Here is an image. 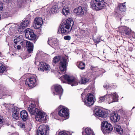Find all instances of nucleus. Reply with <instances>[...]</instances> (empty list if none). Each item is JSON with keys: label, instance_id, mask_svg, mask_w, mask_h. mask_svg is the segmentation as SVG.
Masks as SVG:
<instances>
[{"label": "nucleus", "instance_id": "obj_1", "mask_svg": "<svg viewBox=\"0 0 135 135\" xmlns=\"http://www.w3.org/2000/svg\"><path fill=\"white\" fill-rule=\"evenodd\" d=\"M35 106L34 102H32L29 105L28 110L32 115H37L35 117L37 121L44 123L46 120V113L36 108Z\"/></svg>", "mask_w": 135, "mask_h": 135}, {"label": "nucleus", "instance_id": "obj_2", "mask_svg": "<svg viewBox=\"0 0 135 135\" xmlns=\"http://www.w3.org/2000/svg\"><path fill=\"white\" fill-rule=\"evenodd\" d=\"M14 42L15 44H21L22 46L25 45L26 43L27 50L29 53L33 51V43L28 41H22L21 37L18 35H16L15 37Z\"/></svg>", "mask_w": 135, "mask_h": 135}, {"label": "nucleus", "instance_id": "obj_3", "mask_svg": "<svg viewBox=\"0 0 135 135\" xmlns=\"http://www.w3.org/2000/svg\"><path fill=\"white\" fill-rule=\"evenodd\" d=\"M60 61L59 64V68L60 70L62 73H65L66 69V60L65 59L63 58L62 59H61V56H60L55 57L53 59V61L54 63H56Z\"/></svg>", "mask_w": 135, "mask_h": 135}, {"label": "nucleus", "instance_id": "obj_4", "mask_svg": "<svg viewBox=\"0 0 135 135\" xmlns=\"http://www.w3.org/2000/svg\"><path fill=\"white\" fill-rule=\"evenodd\" d=\"M101 129L104 134L110 132L113 128L110 123L106 121H103L101 124Z\"/></svg>", "mask_w": 135, "mask_h": 135}, {"label": "nucleus", "instance_id": "obj_5", "mask_svg": "<svg viewBox=\"0 0 135 135\" xmlns=\"http://www.w3.org/2000/svg\"><path fill=\"white\" fill-rule=\"evenodd\" d=\"M62 23L60 28L58 31V33H60L62 35H66L68 33V19L64 20L62 21Z\"/></svg>", "mask_w": 135, "mask_h": 135}, {"label": "nucleus", "instance_id": "obj_6", "mask_svg": "<svg viewBox=\"0 0 135 135\" xmlns=\"http://www.w3.org/2000/svg\"><path fill=\"white\" fill-rule=\"evenodd\" d=\"M104 4H104L93 0L91 1L90 2L91 8L93 9L96 11L102 9L104 6Z\"/></svg>", "mask_w": 135, "mask_h": 135}, {"label": "nucleus", "instance_id": "obj_7", "mask_svg": "<svg viewBox=\"0 0 135 135\" xmlns=\"http://www.w3.org/2000/svg\"><path fill=\"white\" fill-rule=\"evenodd\" d=\"M58 114L62 117L66 118V119H67L68 117V110L66 107L60 105L58 107Z\"/></svg>", "mask_w": 135, "mask_h": 135}, {"label": "nucleus", "instance_id": "obj_8", "mask_svg": "<svg viewBox=\"0 0 135 135\" xmlns=\"http://www.w3.org/2000/svg\"><path fill=\"white\" fill-rule=\"evenodd\" d=\"M94 97L92 94H88L84 101L85 105L87 106L92 105L94 103Z\"/></svg>", "mask_w": 135, "mask_h": 135}, {"label": "nucleus", "instance_id": "obj_9", "mask_svg": "<svg viewBox=\"0 0 135 135\" xmlns=\"http://www.w3.org/2000/svg\"><path fill=\"white\" fill-rule=\"evenodd\" d=\"M49 130L48 126L42 125L40 126L37 131L38 135H46Z\"/></svg>", "mask_w": 135, "mask_h": 135}, {"label": "nucleus", "instance_id": "obj_10", "mask_svg": "<svg viewBox=\"0 0 135 135\" xmlns=\"http://www.w3.org/2000/svg\"><path fill=\"white\" fill-rule=\"evenodd\" d=\"M106 100L108 101L109 104L113 102L117 101L118 95L116 93H113L110 94H106Z\"/></svg>", "mask_w": 135, "mask_h": 135}, {"label": "nucleus", "instance_id": "obj_11", "mask_svg": "<svg viewBox=\"0 0 135 135\" xmlns=\"http://www.w3.org/2000/svg\"><path fill=\"white\" fill-rule=\"evenodd\" d=\"M38 69L40 71H46L47 73L50 70V68L49 65L45 62H40L38 66Z\"/></svg>", "mask_w": 135, "mask_h": 135}, {"label": "nucleus", "instance_id": "obj_12", "mask_svg": "<svg viewBox=\"0 0 135 135\" xmlns=\"http://www.w3.org/2000/svg\"><path fill=\"white\" fill-rule=\"evenodd\" d=\"M25 32L26 37L28 39L33 40H35L36 38V36L33 31L30 28L26 29Z\"/></svg>", "mask_w": 135, "mask_h": 135}, {"label": "nucleus", "instance_id": "obj_13", "mask_svg": "<svg viewBox=\"0 0 135 135\" xmlns=\"http://www.w3.org/2000/svg\"><path fill=\"white\" fill-rule=\"evenodd\" d=\"M36 78L32 76L26 79L25 84L28 85L29 87L32 88L36 86Z\"/></svg>", "mask_w": 135, "mask_h": 135}, {"label": "nucleus", "instance_id": "obj_14", "mask_svg": "<svg viewBox=\"0 0 135 135\" xmlns=\"http://www.w3.org/2000/svg\"><path fill=\"white\" fill-rule=\"evenodd\" d=\"M79 82V80L73 76L68 75V84L72 86H76L78 85Z\"/></svg>", "mask_w": 135, "mask_h": 135}, {"label": "nucleus", "instance_id": "obj_15", "mask_svg": "<svg viewBox=\"0 0 135 135\" xmlns=\"http://www.w3.org/2000/svg\"><path fill=\"white\" fill-rule=\"evenodd\" d=\"M54 87L56 93L55 94V92H54V95L55 94L58 95L60 99L61 95H62L63 93V89L61 86L58 84H56L54 85Z\"/></svg>", "mask_w": 135, "mask_h": 135}, {"label": "nucleus", "instance_id": "obj_16", "mask_svg": "<svg viewBox=\"0 0 135 135\" xmlns=\"http://www.w3.org/2000/svg\"><path fill=\"white\" fill-rule=\"evenodd\" d=\"M85 11V9L84 7L80 6L75 9L74 10V12L76 13L77 15L81 16L84 15Z\"/></svg>", "mask_w": 135, "mask_h": 135}, {"label": "nucleus", "instance_id": "obj_17", "mask_svg": "<svg viewBox=\"0 0 135 135\" xmlns=\"http://www.w3.org/2000/svg\"><path fill=\"white\" fill-rule=\"evenodd\" d=\"M47 42L48 44L52 47H55L59 45V42L56 38H49Z\"/></svg>", "mask_w": 135, "mask_h": 135}, {"label": "nucleus", "instance_id": "obj_18", "mask_svg": "<svg viewBox=\"0 0 135 135\" xmlns=\"http://www.w3.org/2000/svg\"><path fill=\"white\" fill-rule=\"evenodd\" d=\"M34 23L35 24V29H38L41 26L43 23V20L41 18H37L35 19Z\"/></svg>", "mask_w": 135, "mask_h": 135}, {"label": "nucleus", "instance_id": "obj_19", "mask_svg": "<svg viewBox=\"0 0 135 135\" xmlns=\"http://www.w3.org/2000/svg\"><path fill=\"white\" fill-rule=\"evenodd\" d=\"M118 29L121 33H124L126 35H128L131 32L130 29L126 26H121L119 27Z\"/></svg>", "mask_w": 135, "mask_h": 135}, {"label": "nucleus", "instance_id": "obj_20", "mask_svg": "<svg viewBox=\"0 0 135 135\" xmlns=\"http://www.w3.org/2000/svg\"><path fill=\"white\" fill-rule=\"evenodd\" d=\"M95 111V115L97 116L103 118H105L107 117V114L106 113L100 109H96Z\"/></svg>", "mask_w": 135, "mask_h": 135}, {"label": "nucleus", "instance_id": "obj_21", "mask_svg": "<svg viewBox=\"0 0 135 135\" xmlns=\"http://www.w3.org/2000/svg\"><path fill=\"white\" fill-rule=\"evenodd\" d=\"M29 24V21L26 20L22 22L20 24V26H19L18 30V31L22 32L23 31V29L27 27Z\"/></svg>", "mask_w": 135, "mask_h": 135}, {"label": "nucleus", "instance_id": "obj_22", "mask_svg": "<svg viewBox=\"0 0 135 135\" xmlns=\"http://www.w3.org/2000/svg\"><path fill=\"white\" fill-rule=\"evenodd\" d=\"M20 116L22 120L25 121L27 120L29 118L27 112L25 110H23L20 112Z\"/></svg>", "mask_w": 135, "mask_h": 135}, {"label": "nucleus", "instance_id": "obj_23", "mask_svg": "<svg viewBox=\"0 0 135 135\" xmlns=\"http://www.w3.org/2000/svg\"><path fill=\"white\" fill-rule=\"evenodd\" d=\"M110 118L113 122H115L118 121L120 119L119 116L117 114L113 113L111 115Z\"/></svg>", "mask_w": 135, "mask_h": 135}, {"label": "nucleus", "instance_id": "obj_24", "mask_svg": "<svg viewBox=\"0 0 135 135\" xmlns=\"http://www.w3.org/2000/svg\"><path fill=\"white\" fill-rule=\"evenodd\" d=\"M114 127L115 131L117 132V133L120 134H123V130L120 125H115Z\"/></svg>", "mask_w": 135, "mask_h": 135}, {"label": "nucleus", "instance_id": "obj_25", "mask_svg": "<svg viewBox=\"0 0 135 135\" xmlns=\"http://www.w3.org/2000/svg\"><path fill=\"white\" fill-rule=\"evenodd\" d=\"M74 23V22L72 19L68 18V32L71 31Z\"/></svg>", "mask_w": 135, "mask_h": 135}, {"label": "nucleus", "instance_id": "obj_26", "mask_svg": "<svg viewBox=\"0 0 135 135\" xmlns=\"http://www.w3.org/2000/svg\"><path fill=\"white\" fill-rule=\"evenodd\" d=\"M58 6L55 5L52 7L50 10L49 12L51 13L54 14L55 12H57L58 10Z\"/></svg>", "mask_w": 135, "mask_h": 135}, {"label": "nucleus", "instance_id": "obj_27", "mask_svg": "<svg viewBox=\"0 0 135 135\" xmlns=\"http://www.w3.org/2000/svg\"><path fill=\"white\" fill-rule=\"evenodd\" d=\"M85 132L86 134V135H95L93 131L89 128H86L85 129Z\"/></svg>", "mask_w": 135, "mask_h": 135}, {"label": "nucleus", "instance_id": "obj_28", "mask_svg": "<svg viewBox=\"0 0 135 135\" xmlns=\"http://www.w3.org/2000/svg\"><path fill=\"white\" fill-rule=\"evenodd\" d=\"M77 65L78 67L81 69L83 70L85 69V64L82 62H78L77 64Z\"/></svg>", "mask_w": 135, "mask_h": 135}, {"label": "nucleus", "instance_id": "obj_29", "mask_svg": "<svg viewBox=\"0 0 135 135\" xmlns=\"http://www.w3.org/2000/svg\"><path fill=\"white\" fill-rule=\"evenodd\" d=\"M126 2L123 3H120L119 5V9L120 11H126V8L125 5Z\"/></svg>", "mask_w": 135, "mask_h": 135}, {"label": "nucleus", "instance_id": "obj_30", "mask_svg": "<svg viewBox=\"0 0 135 135\" xmlns=\"http://www.w3.org/2000/svg\"><path fill=\"white\" fill-rule=\"evenodd\" d=\"M62 83H68V75L65 74L60 78Z\"/></svg>", "mask_w": 135, "mask_h": 135}, {"label": "nucleus", "instance_id": "obj_31", "mask_svg": "<svg viewBox=\"0 0 135 135\" xmlns=\"http://www.w3.org/2000/svg\"><path fill=\"white\" fill-rule=\"evenodd\" d=\"M26 0H18L17 5L20 7L23 6L26 4Z\"/></svg>", "mask_w": 135, "mask_h": 135}, {"label": "nucleus", "instance_id": "obj_32", "mask_svg": "<svg viewBox=\"0 0 135 135\" xmlns=\"http://www.w3.org/2000/svg\"><path fill=\"white\" fill-rule=\"evenodd\" d=\"M62 13L65 16H67L68 15V6H66L64 7L62 9Z\"/></svg>", "mask_w": 135, "mask_h": 135}, {"label": "nucleus", "instance_id": "obj_33", "mask_svg": "<svg viewBox=\"0 0 135 135\" xmlns=\"http://www.w3.org/2000/svg\"><path fill=\"white\" fill-rule=\"evenodd\" d=\"M106 94L104 96H103L100 97L99 98V100L98 101L99 103H102L104 102L106 100Z\"/></svg>", "mask_w": 135, "mask_h": 135}, {"label": "nucleus", "instance_id": "obj_34", "mask_svg": "<svg viewBox=\"0 0 135 135\" xmlns=\"http://www.w3.org/2000/svg\"><path fill=\"white\" fill-rule=\"evenodd\" d=\"M15 29V28L14 27H12L9 28V31H9V33L11 35H13L14 33H16Z\"/></svg>", "mask_w": 135, "mask_h": 135}, {"label": "nucleus", "instance_id": "obj_35", "mask_svg": "<svg viewBox=\"0 0 135 135\" xmlns=\"http://www.w3.org/2000/svg\"><path fill=\"white\" fill-rule=\"evenodd\" d=\"M6 68L4 65L0 63V73H2L5 70Z\"/></svg>", "mask_w": 135, "mask_h": 135}, {"label": "nucleus", "instance_id": "obj_36", "mask_svg": "<svg viewBox=\"0 0 135 135\" xmlns=\"http://www.w3.org/2000/svg\"><path fill=\"white\" fill-rule=\"evenodd\" d=\"M18 113H14L12 114L13 118L16 120H18L19 118Z\"/></svg>", "mask_w": 135, "mask_h": 135}, {"label": "nucleus", "instance_id": "obj_37", "mask_svg": "<svg viewBox=\"0 0 135 135\" xmlns=\"http://www.w3.org/2000/svg\"><path fill=\"white\" fill-rule=\"evenodd\" d=\"M89 79L85 78H81V82L83 84H85L88 81Z\"/></svg>", "mask_w": 135, "mask_h": 135}, {"label": "nucleus", "instance_id": "obj_38", "mask_svg": "<svg viewBox=\"0 0 135 135\" xmlns=\"http://www.w3.org/2000/svg\"><path fill=\"white\" fill-rule=\"evenodd\" d=\"M13 113H19V108L17 107H14L12 112Z\"/></svg>", "mask_w": 135, "mask_h": 135}, {"label": "nucleus", "instance_id": "obj_39", "mask_svg": "<svg viewBox=\"0 0 135 135\" xmlns=\"http://www.w3.org/2000/svg\"><path fill=\"white\" fill-rule=\"evenodd\" d=\"M21 44H14V47L16 49L18 50L20 49L21 47Z\"/></svg>", "mask_w": 135, "mask_h": 135}, {"label": "nucleus", "instance_id": "obj_40", "mask_svg": "<svg viewBox=\"0 0 135 135\" xmlns=\"http://www.w3.org/2000/svg\"><path fill=\"white\" fill-rule=\"evenodd\" d=\"M59 135H68V134L65 132L61 131L59 132Z\"/></svg>", "mask_w": 135, "mask_h": 135}, {"label": "nucleus", "instance_id": "obj_41", "mask_svg": "<svg viewBox=\"0 0 135 135\" xmlns=\"http://www.w3.org/2000/svg\"><path fill=\"white\" fill-rule=\"evenodd\" d=\"M3 118L2 116L0 115V123H2L3 122Z\"/></svg>", "mask_w": 135, "mask_h": 135}, {"label": "nucleus", "instance_id": "obj_42", "mask_svg": "<svg viewBox=\"0 0 135 135\" xmlns=\"http://www.w3.org/2000/svg\"><path fill=\"white\" fill-rule=\"evenodd\" d=\"M3 105L6 108H8V107L9 106V104H7L6 103H4L3 104Z\"/></svg>", "mask_w": 135, "mask_h": 135}, {"label": "nucleus", "instance_id": "obj_43", "mask_svg": "<svg viewBox=\"0 0 135 135\" xmlns=\"http://www.w3.org/2000/svg\"><path fill=\"white\" fill-rule=\"evenodd\" d=\"M3 9V4L0 3V10H1Z\"/></svg>", "mask_w": 135, "mask_h": 135}, {"label": "nucleus", "instance_id": "obj_44", "mask_svg": "<svg viewBox=\"0 0 135 135\" xmlns=\"http://www.w3.org/2000/svg\"><path fill=\"white\" fill-rule=\"evenodd\" d=\"M104 88H106L107 89L109 88V86L108 85H104Z\"/></svg>", "mask_w": 135, "mask_h": 135}, {"label": "nucleus", "instance_id": "obj_45", "mask_svg": "<svg viewBox=\"0 0 135 135\" xmlns=\"http://www.w3.org/2000/svg\"><path fill=\"white\" fill-rule=\"evenodd\" d=\"M104 88H106L107 89L109 88V86L108 85H104Z\"/></svg>", "mask_w": 135, "mask_h": 135}, {"label": "nucleus", "instance_id": "obj_46", "mask_svg": "<svg viewBox=\"0 0 135 135\" xmlns=\"http://www.w3.org/2000/svg\"><path fill=\"white\" fill-rule=\"evenodd\" d=\"M64 39L65 40H68V36H64Z\"/></svg>", "mask_w": 135, "mask_h": 135}, {"label": "nucleus", "instance_id": "obj_47", "mask_svg": "<svg viewBox=\"0 0 135 135\" xmlns=\"http://www.w3.org/2000/svg\"><path fill=\"white\" fill-rule=\"evenodd\" d=\"M68 135H72V133H71L70 132H69L68 131Z\"/></svg>", "mask_w": 135, "mask_h": 135}, {"label": "nucleus", "instance_id": "obj_48", "mask_svg": "<svg viewBox=\"0 0 135 135\" xmlns=\"http://www.w3.org/2000/svg\"><path fill=\"white\" fill-rule=\"evenodd\" d=\"M71 37L70 36H68V40H69L70 39Z\"/></svg>", "mask_w": 135, "mask_h": 135}, {"label": "nucleus", "instance_id": "obj_49", "mask_svg": "<svg viewBox=\"0 0 135 135\" xmlns=\"http://www.w3.org/2000/svg\"><path fill=\"white\" fill-rule=\"evenodd\" d=\"M54 113H51V115H54Z\"/></svg>", "mask_w": 135, "mask_h": 135}, {"label": "nucleus", "instance_id": "obj_50", "mask_svg": "<svg viewBox=\"0 0 135 135\" xmlns=\"http://www.w3.org/2000/svg\"><path fill=\"white\" fill-rule=\"evenodd\" d=\"M2 55V53L0 51V56H1V55Z\"/></svg>", "mask_w": 135, "mask_h": 135}, {"label": "nucleus", "instance_id": "obj_51", "mask_svg": "<svg viewBox=\"0 0 135 135\" xmlns=\"http://www.w3.org/2000/svg\"><path fill=\"white\" fill-rule=\"evenodd\" d=\"M25 126V125H24V124H22V126Z\"/></svg>", "mask_w": 135, "mask_h": 135}, {"label": "nucleus", "instance_id": "obj_52", "mask_svg": "<svg viewBox=\"0 0 135 135\" xmlns=\"http://www.w3.org/2000/svg\"><path fill=\"white\" fill-rule=\"evenodd\" d=\"M68 118H69V113L68 112Z\"/></svg>", "mask_w": 135, "mask_h": 135}, {"label": "nucleus", "instance_id": "obj_53", "mask_svg": "<svg viewBox=\"0 0 135 135\" xmlns=\"http://www.w3.org/2000/svg\"><path fill=\"white\" fill-rule=\"evenodd\" d=\"M100 42V41H97V43H98Z\"/></svg>", "mask_w": 135, "mask_h": 135}, {"label": "nucleus", "instance_id": "obj_54", "mask_svg": "<svg viewBox=\"0 0 135 135\" xmlns=\"http://www.w3.org/2000/svg\"><path fill=\"white\" fill-rule=\"evenodd\" d=\"M135 108V107H134L133 108V109Z\"/></svg>", "mask_w": 135, "mask_h": 135}, {"label": "nucleus", "instance_id": "obj_55", "mask_svg": "<svg viewBox=\"0 0 135 135\" xmlns=\"http://www.w3.org/2000/svg\"><path fill=\"white\" fill-rule=\"evenodd\" d=\"M47 0H44L43 1H46Z\"/></svg>", "mask_w": 135, "mask_h": 135}, {"label": "nucleus", "instance_id": "obj_56", "mask_svg": "<svg viewBox=\"0 0 135 135\" xmlns=\"http://www.w3.org/2000/svg\"><path fill=\"white\" fill-rule=\"evenodd\" d=\"M121 19H122V18H120V21H121Z\"/></svg>", "mask_w": 135, "mask_h": 135}, {"label": "nucleus", "instance_id": "obj_57", "mask_svg": "<svg viewBox=\"0 0 135 135\" xmlns=\"http://www.w3.org/2000/svg\"><path fill=\"white\" fill-rule=\"evenodd\" d=\"M68 13H69V11L68 10Z\"/></svg>", "mask_w": 135, "mask_h": 135}]
</instances>
